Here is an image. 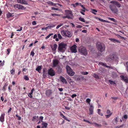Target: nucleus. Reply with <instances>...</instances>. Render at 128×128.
<instances>
[{
  "mask_svg": "<svg viewBox=\"0 0 128 128\" xmlns=\"http://www.w3.org/2000/svg\"><path fill=\"white\" fill-rule=\"evenodd\" d=\"M51 15L54 17L55 16H61V14H51Z\"/></svg>",
  "mask_w": 128,
  "mask_h": 128,
  "instance_id": "cd10ccee",
  "label": "nucleus"
},
{
  "mask_svg": "<svg viewBox=\"0 0 128 128\" xmlns=\"http://www.w3.org/2000/svg\"><path fill=\"white\" fill-rule=\"evenodd\" d=\"M126 68L127 72H128V62H127L126 63Z\"/></svg>",
  "mask_w": 128,
  "mask_h": 128,
  "instance_id": "338daca9",
  "label": "nucleus"
},
{
  "mask_svg": "<svg viewBox=\"0 0 128 128\" xmlns=\"http://www.w3.org/2000/svg\"><path fill=\"white\" fill-rule=\"evenodd\" d=\"M48 74L51 76H54L55 75V72L54 70L52 68H50L48 70Z\"/></svg>",
  "mask_w": 128,
  "mask_h": 128,
  "instance_id": "0eeeda50",
  "label": "nucleus"
},
{
  "mask_svg": "<svg viewBox=\"0 0 128 128\" xmlns=\"http://www.w3.org/2000/svg\"><path fill=\"white\" fill-rule=\"evenodd\" d=\"M100 65L104 66L105 67H110V66H106V64H104L102 63H101L100 64Z\"/></svg>",
  "mask_w": 128,
  "mask_h": 128,
  "instance_id": "09e8293b",
  "label": "nucleus"
},
{
  "mask_svg": "<svg viewBox=\"0 0 128 128\" xmlns=\"http://www.w3.org/2000/svg\"><path fill=\"white\" fill-rule=\"evenodd\" d=\"M67 45L65 44L61 43L59 44L58 51V52H64L66 49Z\"/></svg>",
  "mask_w": 128,
  "mask_h": 128,
  "instance_id": "f257e3e1",
  "label": "nucleus"
},
{
  "mask_svg": "<svg viewBox=\"0 0 128 128\" xmlns=\"http://www.w3.org/2000/svg\"><path fill=\"white\" fill-rule=\"evenodd\" d=\"M109 39L112 42H113L115 43L116 42H117L118 43H120V42L118 40L114 39V38H109Z\"/></svg>",
  "mask_w": 128,
  "mask_h": 128,
  "instance_id": "412c9836",
  "label": "nucleus"
},
{
  "mask_svg": "<svg viewBox=\"0 0 128 128\" xmlns=\"http://www.w3.org/2000/svg\"><path fill=\"white\" fill-rule=\"evenodd\" d=\"M108 18L109 20H110L114 22H116V20H115L113 18H111L108 17Z\"/></svg>",
  "mask_w": 128,
  "mask_h": 128,
  "instance_id": "e433bc0d",
  "label": "nucleus"
},
{
  "mask_svg": "<svg viewBox=\"0 0 128 128\" xmlns=\"http://www.w3.org/2000/svg\"><path fill=\"white\" fill-rule=\"evenodd\" d=\"M94 107L92 105H90V107L89 108L90 114H92L93 113Z\"/></svg>",
  "mask_w": 128,
  "mask_h": 128,
  "instance_id": "2eb2a0df",
  "label": "nucleus"
},
{
  "mask_svg": "<svg viewBox=\"0 0 128 128\" xmlns=\"http://www.w3.org/2000/svg\"><path fill=\"white\" fill-rule=\"evenodd\" d=\"M24 78L26 80H29V78L26 76H24Z\"/></svg>",
  "mask_w": 128,
  "mask_h": 128,
  "instance_id": "37998d69",
  "label": "nucleus"
},
{
  "mask_svg": "<svg viewBox=\"0 0 128 128\" xmlns=\"http://www.w3.org/2000/svg\"><path fill=\"white\" fill-rule=\"evenodd\" d=\"M96 46L98 50L100 52H102L104 50V46L103 44L100 42L96 44Z\"/></svg>",
  "mask_w": 128,
  "mask_h": 128,
  "instance_id": "f03ea898",
  "label": "nucleus"
},
{
  "mask_svg": "<svg viewBox=\"0 0 128 128\" xmlns=\"http://www.w3.org/2000/svg\"><path fill=\"white\" fill-rule=\"evenodd\" d=\"M47 75V72L45 70H44L43 72V76L45 78Z\"/></svg>",
  "mask_w": 128,
  "mask_h": 128,
  "instance_id": "7c9ffc66",
  "label": "nucleus"
},
{
  "mask_svg": "<svg viewBox=\"0 0 128 128\" xmlns=\"http://www.w3.org/2000/svg\"><path fill=\"white\" fill-rule=\"evenodd\" d=\"M43 118H44L42 116H40V120H41V121L42 122H43L42 120H43Z\"/></svg>",
  "mask_w": 128,
  "mask_h": 128,
  "instance_id": "5fc2aeb1",
  "label": "nucleus"
},
{
  "mask_svg": "<svg viewBox=\"0 0 128 128\" xmlns=\"http://www.w3.org/2000/svg\"><path fill=\"white\" fill-rule=\"evenodd\" d=\"M110 8L112 12L114 13L117 14L118 13V9L114 7V5L111 4L110 6Z\"/></svg>",
  "mask_w": 128,
  "mask_h": 128,
  "instance_id": "39448f33",
  "label": "nucleus"
},
{
  "mask_svg": "<svg viewBox=\"0 0 128 128\" xmlns=\"http://www.w3.org/2000/svg\"><path fill=\"white\" fill-rule=\"evenodd\" d=\"M76 47V46L74 45L70 47V50L72 53H75L77 52Z\"/></svg>",
  "mask_w": 128,
  "mask_h": 128,
  "instance_id": "6e6552de",
  "label": "nucleus"
},
{
  "mask_svg": "<svg viewBox=\"0 0 128 128\" xmlns=\"http://www.w3.org/2000/svg\"><path fill=\"white\" fill-rule=\"evenodd\" d=\"M38 118V116H34L33 117V118L32 119V121L34 120H35L37 118Z\"/></svg>",
  "mask_w": 128,
  "mask_h": 128,
  "instance_id": "a18cd8bd",
  "label": "nucleus"
},
{
  "mask_svg": "<svg viewBox=\"0 0 128 128\" xmlns=\"http://www.w3.org/2000/svg\"><path fill=\"white\" fill-rule=\"evenodd\" d=\"M66 33V36H68V37H70L72 36V34L70 32L67 30Z\"/></svg>",
  "mask_w": 128,
  "mask_h": 128,
  "instance_id": "5701e85b",
  "label": "nucleus"
},
{
  "mask_svg": "<svg viewBox=\"0 0 128 128\" xmlns=\"http://www.w3.org/2000/svg\"><path fill=\"white\" fill-rule=\"evenodd\" d=\"M77 96V95L76 94H74L71 96L72 98H74V97H76Z\"/></svg>",
  "mask_w": 128,
  "mask_h": 128,
  "instance_id": "6e6d98bb",
  "label": "nucleus"
},
{
  "mask_svg": "<svg viewBox=\"0 0 128 128\" xmlns=\"http://www.w3.org/2000/svg\"><path fill=\"white\" fill-rule=\"evenodd\" d=\"M47 3L49 6H56V5L57 4L54 3L50 1H48L47 2Z\"/></svg>",
  "mask_w": 128,
  "mask_h": 128,
  "instance_id": "a211bd4d",
  "label": "nucleus"
},
{
  "mask_svg": "<svg viewBox=\"0 0 128 128\" xmlns=\"http://www.w3.org/2000/svg\"><path fill=\"white\" fill-rule=\"evenodd\" d=\"M82 27V26L80 25H78L76 26L77 28H81Z\"/></svg>",
  "mask_w": 128,
  "mask_h": 128,
  "instance_id": "69168bd1",
  "label": "nucleus"
},
{
  "mask_svg": "<svg viewBox=\"0 0 128 128\" xmlns=\"http://www.w3.org/2000/svg\"><path fill=\"white\" fill-rule=\"evenodd\" d=\"M62 17L63 18H68V19H70V18H71L70 16L67 15L66 16H62Z\"/></svg>",
  "mask_w": 128,
  "mask_h": 128,
  "instance_id": "a19ab883",
  "label": "nucleus"
},
{
  "mask_svg": "<svg viewBox=\"0 0 128 128\" xmlns=\"http://www.w3.org/2000/svg\"><path fill=\"white\" fill-rule=\"evenodd\" d=\"M66 14L70 16L71 18L70 19H72L73 18V14L72 12L71 11L66 10Z\"/></svg>",
  "mask_w": 128,
  "mask_h": 128,
  "instance_id": "9b49d317",
  "label": "nucleus"
},
{
  "mask_svg": "<svg viewBox=\"0 0 128 128\" xmlns=\"http://www.w3.org/2000/svg\"><path fill=\"white\" fill-rule=\"evenodd\" d=\"M32 24L33 25H34L36 24V21H33L32 22Z\"/></svg>",
  "mask_w": 128,
  "mask_h": 128,
  "instance_id": "13d9d810",
  "label": "nucleus"
},
{
  "mask_svg": "<svg viewBox=\"0 0 128 128\" xmlns=\"http://www.w3.org/2000/svg\"><path fill=\"white\" fill-rule=\"evenodd\" d=\"M85 12L84 10H82V11L80 12L82 14L84 15V13L83 12Z\"/></svg>",
  "mask_w": 128,
  "mask_h": 128,
  "instance_id": "680f3d73",
  "label": "nucleus"
},
{
  "mask_svg": "<svg viewBox=\"0 0 128 128\" xmlns=\"http://www.w3.org/2000/svg\"><path fill=\"white\" fill-rule=\"evenodd\" d=\"M79 20L81 22H85V20L84 18L80 17L79 18Z\"/></svg>",
  "mask_w": 128,
  "mask_h": 128,
  "instance_id": "f704fd0d",
  "label": "nucleus"
},
{
  "mask_svg": "<svg viewBox=\"0 0 128 128\" xmlns=\"http://www.w3.org/2000/svg\"><path fill=\"white\" fill-rule=\"evenodd\" d=\"M112 113H111L110 114L108 115H106V118H109L110 117V116L112 115Z\"/></svg>",
  "mask_w": 128,
  "mask_h": 128,
  "instance_id": "3c124183",
  "label": "nucleus"
},
{
  "mask_svg": "<svg viewBox=\"0 0 128 128\" xmlns=\"http://www.w3.org/2000/svg\"><path fill=\"white\" fill-rule=\"evenodd\" d=\"M100 109H98V113L100 115H101V116H103V115L102 113L100 112Z\"/></svg>",
  "mask_w": 128,
  "mask_h": 128,
  "instance_id": "72a5a7b5",
  "label": "nucleus"
},
{
  "mask_svg": "<svg viewBox=\"0 0 128 128\" xmlns=\"http://www.w3.org/2000/svg\"><path fill=\"white\" fill-rule=\"evenodd\" d=\"M128 118V116L126 114L124 115L122 118V119L123 121L126 120Z\"/></svg>",
  "mask_w": 128,
  "mask_h": 128,
  "instance_id": "a878e982",
  "label": "nucleus"
},
{
  "mask_svg": "<svg viewBox=\"0 0 128 128\" xmlns=\"http://www.w3.org/2000/svg\"><path fill=\"white\" fill-rule=\"evenodd\" d=\"M93 124H94L95 126L97 127H100L101 126V125L100 124H98L96 122H93Z\"/></svg>",
  "mask_w": 128,
  "mask_h": 128,
  "instance_id": "c85d7f7f",
  "label": "nucleus"
},
{
  "mask_svg": "<svg viewBox=\"0 0 128 128\" xmlns=\"http://www.w3.org/2000/svg\"><path fill=\"white\" fill-rule=\"evenodd\" d=\"M10 49H8L7 50V52H8V53H7V54L8 55L10 53Z\"/></svg>",
  "mask_w": 128,
  "mask_h": 128,
  "instance_id": "0e129e2a",
  "label": "nucleus"
},
{
  "mask_svg": "<svg viewBox=\"0 0 128 128\" xmlns=\"http://www.w3.org/2000/svg\"><path fill=\"white\" fill-rule=\"evenodd\" d=\"M53 62L54 67L56 66L58 63V60L56 59L54 60Z\"/></svg>",
  "mask_w": 128,
  "mask_h": 128,
  "instance_id": "6ab92c4d",
  "label": "nucleus"
},
{
  "mask_svg": "<svg viewBox=\"0 0 128 128\" xmlns=\"http://www.w3.org/2000/svg\"><path fill=\"white\" fill-rule=\"evenodd\" d=\"M63 25V24L62 23H61L59 25H58L56 27V29H58V28L60 27H61V26H62Z\"/></svg>",
  "mask_w": 128,
  "mask_h": 128,
  "instance_id": "79ce46f5",
  "label": "nucleus"
},
{
  "mask_svg": "<svg viewBox=\"0 0 128 128\" xmlns=\"http://www.w3.org/2000/svg\"><path fill=\"white\" fill-rule=\"evenodd\" d=\"M42 128H46L48 125V124L46 123L43 122L42 124Z\"/></svg>",
  "mask_w": 128,
  "mask_h": 128,
  "instance_id": "b1692460",
  "label": "nucleus"
},
{
  "mask_svg": "<svg viewBox=\"0 0 128 128\" xmlns=\"http://www.w3.org/2000/svg\"><path fill=\"white\" fill-rule=\"evenodd\" d=\"M17 1L18 3L21 4L26 5L28 4V2L25 0H17Z\"/></svg>",
  "mask_w": 128,
  "mask_h": 128,
  "instance_id": "9d476101",
  "label": "nucleus"
},
{
  "mask_svg": "<svg viewBox=\"0 0 128 128\" xmlns=\"http://www.w3.org/2000/svg\"><path fill=\"white\" fill-rule=\"evenodd\" d=\"M114 121L116 123L118 122V118H117L116 117L115 120H114Z\"/></svg>",
  "mask_w": 128,
  "mask_h": 128,
  "instance_id": "774afa93",
  "label": "nucleus"
},
{
  "mask_svg": "<svg viewBox=\"0 0 128 128\" xmlns=\"http://www.w3.org/2000/svg\"><path fill=\"white\" fill-rule=\"evenodd\" d=\"M110 58L112 60L114 61H116L118 59V58L114 54H112Z\"/></svg>",
  "mask_w": 128,
  "mask_h": 128,
  "instance_id": "ddd939ff",
  "label": "nucleus"
},
{
  "mask_svg": "<svg viewBox=\"0 0 128 128\" xmlns=\"http://www.w3.org/2000/svg\"><path fill=\"white\" fill-rule=\"evenodd\" d=\"M14 16V14L10 13V12H8L6 14V17L7 18H9L11 16Z\"/></svg>",
  "mask_w": 128,
  "mask_h": 128,
  "instance_id": "4be33fe9",
  "label": "nucleus"
},
{
  "mask_svg": "<svg viewBox=\"0 0 128 128\" xmlns=\"http://www.w3.org/2000/svg\"><path fill=\"white\" fill-rule=\"evenodd\" d=\"M27 68H24L23 69L22 71L24 73H25L24 72H26L27 71Z\"/></svg>",
  "mask_w": 128,
  "mask_h": 128,
  "instance_id": "864d4df0",
  "label": "nucleus"
},
{
  "mask_svg": "<svg viewBox=\"0 0 128 128\" xmlns=\"http://www.w3.org/2000/svg\"><path fill=\"white\" fill-rule=\"evenodd\" d=\"M96 18V19H98V20H99L101 22H103V19H101L100 18Z\"/></svg>",
  "mask_w": 128,
  "mask_h": 128,
  "instance_id": "bf43d9fd",
  "label": "nucleus"
},
{
  "mask_svg": "<svg viewBox=\"0 0 128 128\" xmlns=\"http://www.w3.org/2000/svg\"><path fill=\"white\" fill-rule=\"evenodd\" d=\"M66 32L67 30H62L61 32V34L62 36H66Z\"/></svg>",
  "mask_w": 128,
  "mask_h": 128,
  "instance_id": "393cba45",
  "label": "nucleus"
},
{
  "mask_svg": "<svg viewBox=\"0 0 128 128\" xmlns=\"http://www.w3.org/2000/svg\"><path fill=\"white\" fill-rule=\"evenodd\" d=\"M52 9V10H57L58 11H60L61 10H60L59 8H56L54 7H52L51 8Z\"/></svg>",
  "mask_w": 128,
  "mask_h": 128,
  "instance_id": "473e14b6",
  "label": "nucleus"
},
{
  "mask_svg": "<svg viewBox=\"0 0 128 128\" xmlns=\"http://www.w3.org/2000/svg\"><path fill=\"white\" fill-rule=\"evenodd\" d=\"M66 68L67 72L71 76H73L74 74V72L69 66H67Z\"/></svg>",
  "mask_w": 128,
  "mask_h": 128,
  "instance_id": "20e7f679",
  "label": "nucleus"
},
{
  "mask_svg": "<svg viewBox=\"0 0 128 128\" xmlns=\"http://www.w3.org/2000/svg\"><path fill=\"white\" fill-rule=\"evenodd\" d=\"M5 114L3 113L2 114L0 117V121L2 122H3L4 121V116H5Z\"/></svg>",
  "mask_w": 128,
  "mask_h": 128,
  "instance_id": "f3484780",
  "label": "nucleus"
},
{
  "mask_svg": "<svg viewBox=\"0 0 128 128\" xmlns=\"http://www.w3.org/2000/svg\"><path fill=\"white\" fill-rule=\"evenodd\" d=\"M111 112L109 110H108L107 111L106 113L108 114H110Z\"/></svg>",
  "mask_w": 128,
  "mask_h": 128,
  "instance_id": "e2e57ef3",
  "label": "nucleus"
},
{
  "mask_svg": "<svg viewBox=\"0 0 128 128\" xmlns=\"http://www.w3.org/2000/svg\"><path fill=\"white\" fill-rule=\"evenodd\" d=\"M58 47L57 45L56 44H54L52 46H51L52 50L55 51L56 50V49Z\"/></svg>",
  "mask_w": 128,
  "mask_h": 128,
  "instance_id": "aec40b11",
  "label": "nucleus"
},
{
  "mask_svg": "<svg viewBox=\"0 0 128 128\" xmlns=\"http://www.w3.org/2000/svg\"><path fill=\"white\" fill-rule=\"evenodd\" d=\"M94 77L95 78H96L97 79H98L99 78V76L97 74H94Z\"/></svg>",
  "mask_w": 128,
  "mask_h": 128,
  "instance_id": "c03bdc74",
  "label": "nucleus"
},
{
  "mask_svg": "<svg viewBox=\"0 0 128 128\" xmlns=\"http://www.w3.org/2000/svg\"><path fill=\"white\" fill-rule=\"evenodd\" d=\"M82 74L83 75H87L88 74V73L86 72H82Z\"/></svg>",
  "mask_w": 128,
  "mask_h": 128,
  "instance_id": "49530a36",
  "label": "nucleus"
},
{
  "mask_svg": "<svg viewBox=\"0 0 128 128\" xmlns=\"http://www.w3.org/2000/svg\"><path fill=\"white\" fill-rule=\"evenodd\" d=\"M58 38L59 39H61L62 38V37L60 34H58Z\"/></svg>",
  "mask_w": 128,
  "mask_h": 128,
  "instance_id": "de8ad7c7",
  "label": "nucleus"
},
{
  "mask_svg": "<svg viewBox=\"0 0 128 128\" xmlns=\"http://www.w3.org/2000/svg\"><path fill=\"white\" fill-rule=\"evenodd\" d=\"M60 80L63 83L66 84L67 82L66 79L63 77L60 76Z\"/></svg>",
  "mask_w": 128,
  "mask_h": 128,
  "instance_id": "4468645a",
  "label": "nucleus"
},
{
  "mask_svg": "<svg viewBox=\"0 0 128 128\" xmlns=\"http://www.w3.org/2000/svg\"><path fill=\"white\" fill-rule=\"evenodd\" d=\"M91 101V100L89 98H87L86 100V102H89Z\"/></svg>",
  "mask_w": 128,
  "mask_h": 128,
  "instance_id": "603ef678",
  "label": "nucleus"
},
{
  "mask_svg": "<svg viewBox=\"0 0 128 128\" xmlns=\"http://www.w3.org/2000/svg\"><path fill=\"white\" fill-rule=\"evenodd\" d=\"M14 7L15 8H18L19 9L24 10L26 8L23 6L22 5L16 4L14 5Z\"/></svg>",
  "mask_w": 128,
  "mask_h": 128,
  "instance_id": "423d86ee",
  "label": "nucleus"
},
{
  "mask_svg": "<svg viewBox=\"0 0 128 128\" xmlns=\"http://www.w3.org/2000/svg\"><path fill=\"white\" fill-rule=\"evenodd\" d=\"M108 81L111 84L114 85V84H116L114 82L111 80H109Z\"/></svg>",
  "mask_w": 128,
  "mask_h": 128,
  "instance_id": "58836bf2",
  "label": "nucleus"
},
{
  "mask_svg": "<svg viewBox=\"0 0 128 128\" xmlns=\"http://www.w3.org/2000/svg\"><path fill=\"white\" fill-rule=\"evenodd\" d=\"M34 52L32 50L30 53V55L32 56H34Z\"/></svg>",
  "mask_w": 128,
  "mask_h": 128,
  "instance_id": "8fccbe9b",
  "label": "nucleus"
},
{
  "mask_svg": "<svg viewBox=\"0 0 128 128\" xmlns=\"http://www.w3.org/2000/svg\"><path fill=\"white\" fill-rule=\"evenodd\" d=\"M41 66H38L36 68V70L39 72V71L41 70Z\"/></svg>",
  "mask_w": 128,
  "mask_h": 128,
  "instance_id": "4c0bfd02",
  "label": "nucleus"
},
{
  "mask_svg": "<svg viewBox=\"0 0 128 128\" xmlns=\"http://www.w3.org/2000/svg\"><path fill=\"white\" fill-rule=\"evenodd\" d=\"M79 51L85 56H86L87 54V50L85 47L82 46L79 48Z\"/></svg>",
  "mask_w": 128,
  "mask_h": 128,
  "instance_id": "7ed1b4c3",
  "label": "nucleus"
},
{
  "mask_svg": "<svg viewBox=\"0 0 128 128\" xmlns=\"http://www.w3.org/2000/svg\"><path fill=\"white\" fill-rule=\"evenodd\" d=\"M83 121L85 122H88L90 124H93L92 122H90L89 121H88V120H85V119H83Z\"/></svg>",
  "mask_w": 128,
  "mask_h": 128,
  "instance_id": "c9c22d12",
  "label": "nucleus"
},
{
  "mask_svg": "<svg viewBox=\"0 0 128 128\" xmlns=\"http://www.w3.org/2000/svg\"><path fill=\"white\" fill-rule=\"evenodd\" d=\"M54 25L52 26H47V27L48 28H49L50 29L51 28H52L54 27Z\"/></svg>",
  "mask_w": 128,
  "mask_h": 128,
  "instance_id": "4d7b16f0",
  "label": "nucleus"
},
{
  "mask_svg": "<svg viewBox=\"0 0 128 128\" xmlns=\"http://www.w3.org/2000/svg\"><path fill=\"white\" fill-rule=\"evenodd\" d=\"M52 93L51 90H47L46 92V96H49L51 95Z\"/></svg>",
  "mask_w": 128,
  "mask_h": 128,
  "instance_id": "dca6fc26",
  "label": "nucleus"
},
{
  "mask_svg": "<svg viewBox=\"0 0 128 128\" xmlns=\"http://www.w3.org/2000/svg\"><path fill=\"white\" fill-rule=\"evenodd\" d=\"M10 72L11 74L13 75L15 73V70L14 68H13L12 70L10 71Z\"/></svg>",
  "mask_w": 128,
  "mask_h": 128,
  "instance_id": "2f4dec72",
  "label": "nucleus"
},
{
  "mask_svg": "<svg viewBox=\"0 0 128 128\" xmlns=\"http://www.w3.org/2000/svg\"><path fill=\"white\" fill-rule=\"evenodd\" d=\"M32 94H30V93L28 94V96L30 98H32Z\"/></svg>",
  "mask_w": 128,
  "mask_h": 128,
  "instance_id": "052dcab7",
  "label": "nucleus"
},
{
  "mask_svg": "<svg viewBox=\"0 0 128 128\" xmlns=\"http://www.w3.org/2000/svg\"><path fill=\"white\" fill-rule=\"evenodd\" d=\"M110 3L116 6L119 8H120L121 6V4L116 1H111Z\"/></svg>",
  "mask_w": 128,
  "mask_h": 128,
  "instance_id": "f8f14e48",
  "label": "nucleus"
},
{
  "mask_svg": "<svg viewBox=\"0 0 128 128\" xmlns=\"http://www.w3.org/2000/svg\"><path fill=\"white\" fill-rule=\"evenodd\" d=\"M53 35V34L52 33L49 34L48 36L46 37L45 39L46 40L48 38H49L51 36Z\"/></svg>",
  "mask_w": 128,
  "mask_h": 128,
  "instance_id": "ea45409f",
  "label": "nucleus"
},
{
  "mask_svg": "<svg viewBox=\"0 0 128 128\" xmlns=\"http://www.w3.org/2000/svg\"><path fill=\"white\" fill-rule=\"evenodd\" d=\"M67 79L69 82L70 83L72 82V80L71 78L69 77H68L67 78Z\"/></svg>",
  "mask_w": 128,
  "mask_h": 128,
  "instance_id": "c756f323",
  "label": "nucleus"
},
{
  "mask_svg": "<svg viewBox=\"0 0 128 128\" xmlns=\"http://www.w3.org/2000/svg\"><path fill=\"white\" fill-rule=\"evenodd\" d=\"M120 77L121 79L123 80L126 83L128 82V78L126 76L121 75Z\"/></svg>",
  "mask_w": 128,
  "mask_h": 128,
  "instance_id": "1a4fd4ad",
  "label": "nucleus"
},
{
  "mask_svg": "<svg viewBox=\"0 0 128 128\" xmlns=\"http://www.w3.org/2000/svg\"><path fill=\"white\" fill-rule=\"evenodd\" d=\"M91 10L92 11V12L93 14H94L95 15L96 14L95 12H97V10L93 9H91Z\"/></svg>",
  "mask_w": 128,
  "mask_h": 128,
  "instance_id": "bb28decb",
  "label": "nucleus"
}]
</instances>
